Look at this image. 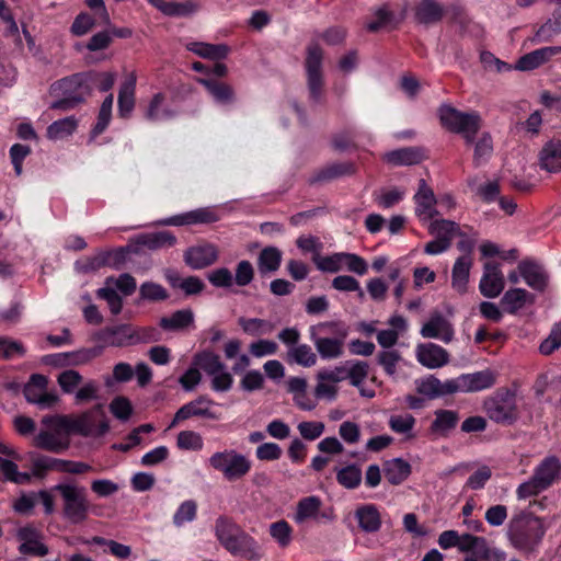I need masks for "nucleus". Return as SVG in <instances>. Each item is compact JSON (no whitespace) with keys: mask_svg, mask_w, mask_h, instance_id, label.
<instances>
[{"mask_svg":"<svg viewBox=\"0 0 561 561\" xmlns=\"http://www.w3.org/2000/svg\"><path fill=\"white\" fill-rule=\"evenodd\" d=\"M46 427L61 430L66 435L77 434L84 437H101L108 430V421L101 404L78 415H49L42 420Z\"/></svg>","mask_w":561,"mask_h":561,"instance_id":"nucleus-1","label":"nucleus"},{"mask_svg":"<svg viewBox=\"0 0 561 561\" xmlns=\"http://www.w3.org/2000/svg\"><path fill=\"white\" fill-rule=\"evenodd\" d=\"M545 534L543 520L528 512H520L514 515L507 529L511 545L524 553L536 551Z\"/></svg>","mask_w":561,"mask_h":561,"instance_id":"nucleus-2","label":"nucleus"},{"mask_svg":"<svg viewBox=\"0 0 561 561\" xmlns=\"http://www.w3.org/2000/svg\"><path fill=\"white\" fill-rule=\"evenodd\" d=\"M348 328L340 321H324L309 328V339L324 360L340 358L344 354Z\"/></svg>","mask_w":561,"mask_h":561,"instance_id":"nucleus-3","label":"nucleus"},{"mask_svg":"<svg viewBox=\"0 0 561 561\" xmlns=\"http://www.w3.org/2000/svg\"><path fill=\"white\" fill-rule=\"evenodd\" d=\"M482 410L488 420L497 425H514L520 417L516 390L507 387L497 388L484 398Z\"/></svg>","mask_w":561,"mask_h":561,"instance_id":"nucleus-4","label":"nucleus"},{"mask_svg":"<svg viewBox=\"0 0 561 561\" xmlns=\"http://www.w3.org/2000/svg\"><path fill=\"white\" fill-rule=\"evenodd\" d=\"M50 94L57 98L50 104V108L61 111L75 108L91 95L85 72H78L54 82L50 85Z\"/></svg>","mask_w":561,"mask_h":561,"instance_id":"nucleus-5","label":"nucleus"},{"mask_svg":"<svg viewBox=\"0 0 561 561\" xmlns=\"http://www.w3.org/2000/svg\"><path fill=\"white\" fill-rule=\"evenodd\" d=\"M51 490L59 493L62 500V517L68 523L79 525L88 519L90 503L84 486L62 482L54 485Z\"/></svg>","mask_w":561,"mask_h":561,"instance_id":"nucleus-6","label":"nucleus"},{"mask_svg":"<svg viewBox=\"0 0 561 561\" xmlns=\"http://www.w3.org/2000/svg\"><path fill=\"white\" fill-rule=\"evenodd\" d=\"M156 335L153 328L135 329L130 324H117L100 330L95 340L102 347H124L157 341Z\"/></svg>","mask_w":561,"mask_h":561,"instance_id":"nucleus-7","label":"nucleus"},{"mask_svg":"<svg viewBox=\"0 0 561 561\" xmlns=\"http://www.w3.org/2000/svg\"><path fill=\"white\" fill-rule=\"evenodd\" d=\"M208 466L221 473L229 482L243 479L252 469L251 459L236 449H224L214 453L207 460Z\"/></svg>","mask_w":561,"mask_h":561,"instance_id":"nucleus-8","label":"nucleus"},{"mask_svg":"<svg viewBox=\"0 0 561 561\" xmlns=\"http://www.w3.org/2000/svg\"><path fill=\"white\" fill-rule=\"evenodd\" d=\"M193 365L198 366L210 378L215 392H227L232 388L233 377L227 370L220 356L213 351H202L194 355Z\"/></svg>","mask_w":561,"mask_h":561,"instance_id":"nucleus-9","label":"nucleus"},{"mask_svg":"<svg viewBox=\"0 0 561 561\" xmlns=\"http://www.w3.org/2000/svg\"><path fill=\"white\" fill-rule=\"evenodd\" d=\"M137 289V282L134 276L123 273L119 276H108L104 280V286L96 290V297L105 300L112 314L117 316L123 309V296L128 297Z\"/></svg>","mask_w":561,"mask_h":561,"instance_id":"nucleus-10","label":"nucleus"},{"mask_svg":"<svg viewBox=\"0 0 561 561\" xmlns=\"http://www.w3.org/2000/svg\"><path fill=\"white\" fill-rule=\"evenodd\" d=\"M442 125L448 130L461 134L468 144H472L480 128V116L477 113H463L443 104L438 110Z\"/></svg>","mask_w":561,"mask_h":561,"instance_id":"nucleus-11","label":"nucleus"},{"mask_svg":"<svg viewBox=\"0 0 561 561\" xmlns=\"http://www.w3.org/2000/svg\"><path fill=\"white\" fill-rule=\"evenodd\" d=\"M322 58L323 51L319 44H310L307 48L305 67L309 98L313 103H320L323 94Z\"/></svg>","mask_w":561,"mask_h":561,"instance_id":"nucleus-12","label":"nucleus"},{"mask_svg":"<svg viewBox=\"0 0 561 561\" xmlns=\"http://www.w3.org/2000/svg\"><path fill=\"white\" fill-rule=\"evenodd\" d=\"M460 552L467 553L463 561H504L505 552L491 548L484 537L465 534V541Z\"/></svg>","mask_w":561,"mask_h":561,"instance_id":"nucleus-13","label":"nucleus"},{"mask_svg":"<svg viewBox=\"0 0 561 561\" xmlns=\"http://www.w3.org/2000/svg\"><path fill=\"white\" fill-rule=\"evenodd\" d=\"M454 393L479 392L492 388L496 383V375L491 369L470 374H461L451 379Z\"/></svg>","mask_w":561,"mask_h":561,"instance_id":"nucleus-14","label":"nucleus"},{"mask_svg":"<svg viewBox=\"0 0 561 561\" xmlns=\"http://www.w3.org/2000/svg\"><path fill=\"white\" fill-rule=\"evenodd\" d=\"M415 216L422 224H427L438 216L437 198L424 179L419 181L417 192L413 196Z\"/></svg>","mask_w":561,"mask_h":561,"instance_id":"nucleus-15","label":"nucleus"},{"mask_svg":"<svg viewBox=\"0 0 561 561\" xmlns=\"http://www.w3.org/2000/svg\"><path fill=\"white\" fill-rule=\"evenodd\" d=\"M218 211L214 207H201L191 211L171 216L157 221L159 226H190L198 224H213L219 220Z\"/></svg>","mask_w":561,"mask_h":561,"instance_id":"nucleus-16","label":"nucleus"},{"mask_svg":"<svg viewBox=\"0 0 561 561\" xmlns=\"http://www.w3.org/2000/svg\"><path fill=\"white\" fill-rule=\"evenodd\" d=\"M226 550L234 556L248 561H259L263 557V551L259 542L242 528L229 542Z\"/></svg>","mask_w":561,"mask_h":561,"instance_id":"nucleus-17","label":"nucleus"},{"mask_svg":"<svg viewBox=\"0 0 561 561\" xmlns=\"http://www.w3.org/2000/svg\"><path fill=\"white\" fill-rule=\"evenodd\" d=\"M16 538L21 541L19 552L22 554L45 557L48 553L47 546L42 542L41 531L33 526L19 528Z\"/></svg>","mask_w":561,"mask_h":561,"instance_id":"nucleus-18","label":"nucleus"},{"mask_svg":"<svg viewBox=\"0 0 561 561\" xmlns=\"http://www.w3.org/2000/svg\"><path fill=\"white\" fill-rule=\"evenodd\" d=\"M184 262L193 270H202L214 264L218 259V249L211 243L190 247L184 252Z\"/></svg>","mask_w":561,"mask_h":561,"instance_id":"nucleus-19","label":"nucleus"},{"mask_svg":"<svg viewBox=\"0 0 561 561\" xmlns=\"http://www.w3.org/2000/svg\"><path fill=\"white\" fill-rule=\"evenodd\" d=\"M518 270L527 286L539 293L546 290L549 284V274L540 263L523 260L518 263Z\"/></svg>","mask_w":561,"mask_h":561,"instance_id":"nucleus-20","label":"nucleus"},{"mask_svg":"<svg viewBox=\"0 0 561 561\" xmlns=\"http://www.w3.org/2000/svg\"><path fill=\"white\" fill-rule=\"evenodd\" d=\"M504 286L505 280L500 265L486 262L479 284L481 294L486 298H495L503 291Z\"/></svg>","mask_w":561,"mask_h":561,"instance_id":"nucleus-21","label":"nucleus"},{"mask_svg":"<svg viewBox=\"0 0 561 561\" xmlns=\"http://www.w3.org/2000/svg\"><path fill=\"white\" fill-rule=\"evenodd\" d=\"M416 359L422 366L428 369H436L449 363V354L437 344L425 343L417 345Z\"/></svg>","mask_w":561,"mask_h":561,"instance_id":"nucleus-22","label":"nucleus"},{"mask_svg":"<svg viewBox=\"0 0 561 561\" xmlns=\"http://www.w3.org/2000/svg\"><path fill=\"white\" fill-rule=\"evenodd\" d=\"M451 379L442 382L434 375L415 380L416 392L427 400H434L439 397L453 394L454 390Z\"/></svg>","mask_w":561,"mask_h":561,"instance_id":"nucleus-23","label":"nucleus"},{"mask_svg":"<svg viewBox=\"0 0 561 561\" xmlns=\"http://www.w3.org/2000/svg\"><path fill=\"white\" fill-rule=\"evenodd\" d=\"M421 335L426 339H438L449 343L454 337V328L442 313L436 312L423 324Z\"/></svg>","mask_w":561,"mask_h":561,"instance_id":"nucleus-24","label":"nucleus"},{"mask_svg":"<svg viewBox=\"0 0 561 561\" xmlns=\"http://www.w3.org/2000/svg\"><path fill=\"white\" fill-rule=\"evenodd\" d=\"M561 54V46L538 48L522 56L513 67L519 71H530L548 62L553 56Z\"/></svg>","mask_w":561,"mask_h":561,"instance_id":"nucleus-25","label":"nucleus"},{"mask_svg":"<svg viewBox=\"0 0 561 561\" xmlns=\"http://www.w3.org/2000/svg\"><path fill=\"white\" fill-rule=\"evenodd\" d=\"M533 476L548 490L561 479V461L557 456L545 457L534 469Z\"/></svg>","mask_w":561,"mask_h":561,"instance_id":"nucleus-26","label":"nucleus"},{"mask_svg":"<svg viewBox=\"0 0 561 561\" xmlns=\"http://www.w3.org/2000/svg\"><path fill=\"white\" fill-rule=\"evenodd\" d=\"M137 76L135 71L126 75L122 82L117 96L118 114L121 117H129L135 107V91Z\"/></svg>","mask_w":561,"mask_h":561,"instance_id":"nucleus-27","label":"nucleus"},{"mask_svg":"<svg viewBox=\"0 0 561 561\" xmlns=\"http://www.w3.org/2000/svg\"><path fill=\"white\" fill-rule=\"evenodd\" d=\"M539 165L549 173L561 172V139L552 138L539 151Z\"/></svg>","mask_w":561,"mask_h":561,"instance_id":"nucleus-28","label":"nucleus"},{"mask_svg":"<svg viewBox=\"0 0 561 561\" xmlns=\"http://www.w3.org/2000/svg\"><path fill=\"white\" fill-rule=\"evenodd\" d=\"M175 116L176 112L167 103V95L163 92L154 93L145 111V118L154 123L170 121Z\"/></svg>","mask_w":561,"mask_h":561,"instance_id":"nucleus-29","label":"nucleus"},{"mask_svg":"<svg viewBox=\"0 0 561 561\" xmlns=\"http://www.w3.org/2000/svg\"><path fill=\"white\" fill-rule=\"evenodd\" d=\"M355 164L352 162H335L317 170L308 180L310 184L325 183L342 176L354 174Z\"/></svg>","mask_w":561,"mask_h":561,"instance_id":"nucleus-30","label":"nucleus"},{"mask_svg":"<svg viewBox=\"0 0 561 561\" xmlns=\"http://www.w3.org/2000/svg\"><path fill=\"white\" fill-rule=\"evenodd\" d=\"M216 405L215 401L207 396H199L197 399L192 400L180 408L179 416L191 417H205L209 420H218L219 415L211 409Z\"/></svg>","mask_w":561,"mask_h":561,"instance_id":"nucleus-31","label":"nucleus"},{"mask_svg":"<svg viewBox=\"0 0 561 561\" xmlns=\"http://www.w3.org/2000/svg\"><path fill=\"white\" fill-rule=\"evenodd\" d=\"M197 81L206 89L215 103L229 105L234 102V90L230 84L213 78H201Z\"/></svg>","mask_w":561,"mask_h":561,"instance_id":"nucleus-32","label":"nucleus"},{"mask_svg":"<svg viewBox=\"0 0 561 561\" xmlns=\"http://www.w3.org/2000/svg\"><path fill=\"white\" fill-rule=\"evenodd\" d=\"M535 302V296L524 288H511L506 290L501 299L503 310L510 314H516L527 305Z\"/></svg>","mask_w":561,"mask_h":561,"instance_id":"nucleus-33","label":"nucleus"},{"mask_svg":"<svg viewBox=\"0 0 561 561\" xmlns=\"http://www.w3.org/2000/svg\"><path fill=\"white\" fill-rule=\"evenodd\" d=\"M358 527L367 534L377 533L381 527V516L376 505L363 504L354 513Z\"/></svg>","mask_w":561,"mask_h":561,"instance_id":"nucleus-34","label":"nucleus"},{"mask_svg":"<svg viewBox=\"0 0 561 561\" xmlns=\"http://www.w3.org/2000/svg\"><path fill=\"white\" fill-rule=\"evenodd\" d=\"M444 14V5L436 0H420L414 9L415 20L424 25L438 23Z\"/></svg>","mask_w":561,"mask_h":561,"instance_id":"nucleus-35","label":"nucleus"},{"mask_svg":"<svg viewBox=\"0 0 561 561\" xmlns=\"http://www.w3.org/2000/svg\"><path fill=\"white\" fill-rule=\"evenodd\" d=\"M136 242L137 244L149 250L157 251L174 247L178 242V239L171 231L161 230L141 233L137 237Z\"/></svg>","mask_w":561,"mask_h":561,"instance_id":"nucleus-36","label":"nucleus"},{"mask_svg":"<svg viewBox=\"0 0 561 561\" xmlns=\"http://www.w3.org/2000/svg\"><path fill=\"white\" fill-rule=\"evenodd\" d=\"M322 506L321 500L316 495H310L301 499L297 503L294 520L297 524H304L306 520H318L320 517L327 518L325 514H321Z\"/></svg>","mask_w":561,"mask_h":561,"instance_id":"nucleus-37","label":"nucleus"},{"mask_svg":"<svg viewBox=\"0 0 561 561\" xmlns=\"http://www.w3.org/2000/svg\"><path fill=\"white\" fill-rule=\"evenodd\" d=\"M55 432L41 431L34 438V445L37 448L51 451L61 453L69 447V440L67 437H61V430L54 428Z\"/></svg>","mask_w":561,"mask_h":561,"instance_id":"nucleus-38","label":"nucleus"},{"mask_svg":"<svg viewBox=\"0 0 561 561\" xmlns=\"http://www.w3.org/2000/svg\"><path fill=\"white\" fill-rule=\"evenodd\" d=\"M187 50L201 58L209 60H221L227 58L230 48L226 44H208L204 42H192L186 45Z\"/></svg>","mask_w":561,"mask_h":561,"instance_id":"nucleus-39","label":"nucleus"},{"mask_svg":"<svg viewBox=\"0 0 561 561\" xmlns=\"http://www.w3.org/2000/svg\"><path fill=\"white\" fill-rule=\"evenodd\" d=\"M472 265L470 255L459 256L453 267L451 285L458 293H465L469 280V273Z\"/></svg>","mask_w":561,"mask_h":561,"instance_id":"nucleus-40","label":"nucleus"},{"mask_svg":"<svg viewBox=\"0 0 561 561\" xmlns=\"http://www.w3.org/2000/svg\"><path fill=\"white\" fill-rule=\"evenodd\" d=\"M383 472L390 484L398 485L410 476L411 465L402 458H394L386 461Z\"/></svg>","mask_w":561,"mask_h":561,"instance_id":"nucleus-41","label":"nucleus"},{"mask_svg":"<svg viewBox=\"0 0 561 561\" xmlns=\"http://www.w3.org/2000/svg\"><path fill=\"white\" fill-rule=\"evenodd\" d=\"M240 529L232 518L220 515L215 522L214 533L218 542L226 549Z\"/></svg>","mask_w":561,"mask_h":561,"instance_id":"nucleus-42","label":"nucleus"},{"mask_svg":"<svg viewBox=\"0 0 561 561\" xmlns=\"http://www.w3.org/2000/svg\"><path fill=\"white\" fill-rule=\"evenodd\" d=\"M385 159L393 165H412L422 161L423 153L417 148L408 147L387 152Z\"/></svg>","mask_w":561,"mask_h":561,"instance_id":"nucleus-43","label":"nucleus"},{"mask_svg":"<svg viewBox=\"0 0 561 561\" xmlns=\"http://www.w3.org/2000/svg\"><path fill=\"white\" fill-rule=\"evenodd\" d=\"M194 323V313L191 309H182L173 312L170 317H162L159 325L165 331H179L188 328Z\"/></svg>","mask_w":561,"mask_h":561,"instance_id":"nucleus-44","label":"nucleus"},{"mask_svg":"<svg viewBox=\"0 0 561 561\" xmlns=\"http://www.w3.org/2000/svg\"><path fill=\"white\" fill-rule=\"evenodd\" d=\"M427 224L430 234L438 239H446L449 244H451L455 236L462 234L459 230V225L453 220L434 218Z\"/></svg>","mask_w":561,"mask_h":561,"instance_id":"nucleus-45","label":"nucleus"},{"mask_svg":"<svg viewBox=\"0 0 561 561\" xmlns=\"http://www.w3.org/2000/svg\"><path fill=\"white\" fill-rule=\"evenodd\" d=\"M99 354L100 351L96 348H83L77 352L53 355L50 363L55 365H82L89 363Z\"/></svg>","mask_w":561,"mask_h":561,"instance_id":"nucleus-46","label":"nucleus"},{"mask_svg":"<svg viewBox=\"0 0 561 561\" xmlns=\"http://www.w3.org/2000/svg\"><path fill=\"white\" fill-rule=\"evenodd\" d=\"M283 253L276 247H265L259 253L257 267L261 274L276 272L282 263Z\"/></svg>","mask_w":561,"mask_h":561,"instance_id":"nucleus-47","label":"nucleus"},{"mask_svg":"<svg viewBox=\"0 0 561 561\" xmlns=\"http://www.w3.org/2000/svg\"><path fill=\"white\" fill-rule=\"evenodd\" d=\"M78 127V119L71 115L53 122L46 131V136L50 140H60L71 136Z\"/></svg>","mask_w":561,"mask_h":561,"instance_id":"nucleus-48","label":"nucleus"},{"mask_svg":"<svg viewBox=\"0 0 561 561\" xmlns=\"http://www.w3.org/2000/svg\"><path fill=\"white\" fill-rule=\"evenodd\" d=\"M459 421V415L456 411L451 410H437L435 411V419L431 424V431L440 435H446L449 431L456 427Z\"/></svg>","mask_w":561,"mask_h":561,"instance_id":"nucleus-49","label":"nucleus"},{"mask_svg":"<svg viewBox=\"0 0 561 561\" xmlns=\"http://www.w3.org/2000/svg\"><path fill=\"white\" fill-rule=\"evenodd\" d=\"M85 78L88 81V85H90V93L94 90H99L101 92L110 91L116 80V75L111 71H85Z\"/></svg>","mask_w":561,"mask_h":561,"instance_id":"nucleus-50","label":"nucleus"},{"mask_svg":"<svg viewBox=\"0 0 561 561\" xmlns=\"http://www.w3.org/2000/svg\"><path fill=\"white\" fill-rule=\"evenodd\" d=\"M561 33V8L552 12L548 19L536 32L535 39L537 42H550L554 36Z\"/></svg>","mask_w":561,"mask_h":561,"instance_id":"nucleus-51","label":"nucleus"},{"mask_svg":"<svg viewBox=\"0 0 561 561\" xmlns=\"http://www.w3.org/2000/svg\"><path fill=\"white\" fill-rule=\"evenodd\" d=\"M238 323L242 331L251 336L270 334L274 330V324L271 321L260 318L240 317Z\"/></svg>","mask_w":561,"mask_h":561,"instance_id":"nucleus-52","label":"nucleus"},{"mask_svg":"<svg viewBox=\"0 0 561 561\" xmlns=\"http://www.w3.org/2000/svg\"><path fill=\"white\" fill-rule=\"evenodd\" d=\"M288 360L302 367H312L317 364V354L308 344H298L288 350Z\"/></svg>","mask_w":561,"mask_h":561,"instance_id":"nucleus-53","label":"nucleus"},{"mask_svg":"<svg viewBox=\"0 0 561 561\" xmlns=\"http://www.w3.org/2000/svg\"><path fill=\"white\" fill-rule=\"evenodd\" d=\"M168 280L173 288H180L187 296L199 294L205 287L204 282L197 276L181 278L179 275H169Z\"/></svg>","mask_w":561,"mask_h":561,"instance_id":"nucleus-54","label":"nucleus"},{"mask_svg":"<svg viewBox=\"0 0 561 561\" xmlns=\"http://www.w3.org/2000/svg\"><path fill=\"white\" fill-rule=\"evenodd\" d=\"M59 459L38 455V454H32L31 455V470L32 474L35 478L43 479L48 471L56 470L58 471V465Z\"/></svg>","mask_w":561,"mask_h":561,"instance_id":"nucleus-55","label":"nucleus"},{"mask_svg":"<svg viewBox=\"0 0 561 561\" xmlns=\"http://www.w3.org/2000/svg\"><path fill=\"white\" fill-rule=\"evenodd\" d=\"M362 470L356 465H348L336 470V481L345 489H356L362 482Z\"/></svg>","mask_w":561,"mask_h":561,"instance_id":"nucleus-56","label":"nucleus"},{"mask_svg":"<svg viewBox=\"0 0 561 561\" xmlns=\"http://www.w3.org/2000/svg\"><path fill=\"white\" fill-rule=\"evenodd\" d=\"M48 379L41 374H33L28 382L24 386L23 393L27 402L35 403L39 401V397L46 390Z\"/></svg>","mask_w":561,"mask_h":561,"instance_id":"nucleus-57","label":"nucleus"},{"mask_svg":"<svg viewBox=\"0 0 561 561\" xmlns=\"http://www.w3.org/2000/svg\"><path fill=\"white\" fill-rule=\"evenodd\" d=\"M416 420L412 414H394L389 419V427L392 432L404 435L407 438H412L414 435L412 431L415 426Z\"/></svg>","mask_w":561,"mask_h":561,"instance_id":"nucleus-58","label":"nucleus"},{"mask_svg":"<svg viewBox=\"0 0 561 561\" xmlns=\"http://www.w3.org/2000/svg\"><path fill=\"white\" fill-rule=\"evenodd\" d=\"M112 252H99L92 256H87L76 262L77 268L82 273L96 272L111 262Z\"/></svg>","mask_w":561,"mask_h":561,"instance_id":"nucleus-59","label":"nucleus"},{"mask_svg":"<svg viewBox=\"0 0 561 561\" xmlns=\"http://www.w3.org/2000/svg\"><path fill=\"white\" fill-rule=\"evenodd\" d=\"M313 262L321 272L337 273L344 268V252H336L327 256L314 255Z\"/></svg>","mask_w":561,"mask_h":561,"instance_id":"nucleus-60","label":"nucleus"},{"mask_svg":"<svg viewBox=\"0 0 561 561\" xmlns=\"http://www.w3.org/2000/svg\"><path fill=\"white\" fill-rule=\"evenodd\" d=\"M346 379L351 385L359 388L368 376L369 366L362 360H346Z\"/></svg>","mask_w":561,"mask_h":561,"instance_id":"nucleus-61","label":"nucleus"},{"mask_svg":"<svg viewBox=\"0 0 561 561\" xmlns=\"http://www.w3.org/2000/svg\"><path fill=\"white\" fill-rule=\"evenodd\" d=\"M176 447L181 450L199 451L204 447V440L195 431H181L176 437Z\"/></svg>","mask_w":561,"mask_h":561,"instance_id":"nucleus-62","label":"nucleus"},{"mask_svg":"<svg viewBox=\"0 0 561 561\" xmlns=\"http://www.w3.org/2000/svg\"><path fill=\"white\" fill-rule=\"evenodd\" d=\"M197 516V504L194 500H186L182 502L173 515V524L176 527H182L186 523H192Z\"/></svg>","mask_w":561,"mask_h":561,"instance_id":"nucleus-63","label":"nucleus"},{"mask_svg":"<svg viewBox=\"0 0 561 561\" xmlns=\"http://www.w3.org/2000/svg\"><path fill=\"white\" fill-rule=\"evenodd\" d=\"M293 529L290 525L282 519L270 525V535L279 547L286 548L291 542Z\"/></svg>","mask_w":561,"mask_h":561,"instance_id":"nucleus-64","label":"nucleus"}]
</instances>
